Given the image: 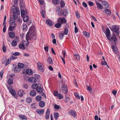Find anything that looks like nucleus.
Returning <instances> with one entry per match:
<instances>
[{"label": "nucleus", "mask_w": 120, "mask_h": 120, "mask_svg": "<svg viewBox=\"0 0 120 120\" xmlns=\"http://www.w3.org/2000/svg\"><path fill=\"white\" fill-rule=\"evenodd\" d=\"M18 94L20 97H21L24 94V92L22 90H20L18 91Z\"/></svg>", "instance_id": "21"}, {"label": "nucleus", "mask_w": 120, "mask_h": 120, "mask_svg": "<svg viewBox=\"0 0 120 120\" xmlns=\"http://www.w3.org/2000/svg\"><path fill=\"white\" fill-rule=\"evenodd\" d=\"M59 116V114L57 112H55L54 113V117L55 120H57V119Z\"/></svg>", "instance_id": "29"}, {"label": "nucleus", "mask_w": 120, "mask_h": 120, "mask_svg": "<svg viewBox=\"0 0 120 120\" xmlns=\"http://www.w3.org/2000/svg\"><path fill=\"white\" fill-rule=\"evenodd\" d=\"M68 114L70 115L73 116L74 117H75V116L77 115V114L75 111L72 110H70L68 112Z\"/></svg>", "instance_id": "7"}, {"label": "nucleus", "mask_w": 120, "mask_h": 120, "mask_svg": "<svg viewBox=\"0 0 120 120\" xmlns=\"http://www.w3.org/2000/svg\"><path fill=\"white\" fill-rule=\"evenodd\" d=\"M47 61L50 64L52 65L53 64V62L51 58L50 57H49L48 58V60H47Z\"/></svg>", "instance_id": "38"}, {"label": "nucleus", "mask_w": 120, "mask_h": 120, "mask_svg": "<svg viewBox=\"0 0 120 120\" xmlns=\"http://www.w3.org/2000/svg\"><path fill=\"white\" fill-rule=\"evenodd\" d=\"M88 4L90 6H93L94 3L93 2H92L90 1H89L87 2Z\"/></svg>", "instance_id": "50"}, {"label": "nucleus", "mask_w": 120, "mask_h": 120, "mask_svg": "<svg viewBox=\"0 0 120 120\" xmlns=\"http://www.w3.org/2000/svg\"><path fill=\"white\" fill-rule=\"evenodd\" d=\"M107 38H108L109 37H111V33L110 30L108 28H107L106 30V33H105Z\"/></svg>", "instance_id": "9"}, {"label": "nucleus", "mask_w": 120, "mask_h": 120, "mask_svg": "<svg viewBox=\"0 0 120 120\" xmlns=\"http://www.w3.org/2000/svg\"><path fill=\"white\" fill-rule=\"evenodd\" d=\"M11 25L12 26H14L15 27L16 26V23L15 22H12L11 24Z\"/></svg>", "instance_id": "58"}, {"label": "nucleus", "mask_w": 120, "mask_h": 120, "mask_svg": "<svg viewBox=\"0 0 120 120\" xmlns=\"http://www.w3.org/2000/svg\"><path fill=\"white\" fill-rule=\"evenodd\" d=\"M32 28V27H30L29 31L26 34V38L27 41L31 40L34 36H36L34 30Z\"/></svg>", "instance_id": "1"}, {"label": "nucleus", "mask_w": 120, "mask_h": 120, "mask_svg": "<svg viewBox=\"0 0 120 120\" xmlns=\"http://www.w3.org/2000/svg\"><path fill=\"white\" fill-rule=\"evenodd\" d=\"M38 85L36 84H33L32 85V88L34 89H37L38 87Z\"/></svg>", "instance_id": "26"}, {"label": "nucleus", "mask_w": 120, "mask_h": 120, "mask_svg": "<svg viewBox=\"0 0 120 120\" xmlns=\"http://www.w3.org/2000/svg\"><path fill=\"white\" fill-rule=\"evenodd\" d=\"M50 110L49 109H47L45 114V118L46 119H48L49 118Z\"/></svg>", "instance_id": "11"}, {"label": "nucleus", "mask_w": 120, "mask_h": 120, "mask_svg": "<svg viewBox=\"0 0 120 120\" xmlns=\"http://www.w3.org/2000/svg\"><path fill=\"white\" fill-rule=\"evenodd\" d=\"M59 35L60 38L61 40H62V39L63 37L64 36V34L63 33H61Z\"/></svg>", "instance_id": "47"}, {"label": "nucleus", "mask_w": 120, "mask_h": 120, "mask_svg": "<svg viewBox=\"0 0 120 120\" xmlns=\"http://www.w3.org/2000/svg\"><path fill=\"white\" fill-rule=\"evenodd\" d=\"M3 72V71H1L0 73V80L2 79Z\"/></svg>", "instance_id": "57"}, {"label": "nucleus", "mask_w": 120, "mask_h": 120, "mask_svg": "<svg viewBox=\"0 0 120 120\" xmlns=\"http://www.w3.org/2000/svg\"><path fill=\"white\" fill-rule=\"evenodd\" d=\"M18 8H16L15 7L14 5L13 6L12 8L11 9L12 10V11L13 13L14 12H15V11H16L18 9Z\"/></svg>", "instance_id": "36"}, {"label": "nucleus", "mask_w": 120, "mask_h": 120, "mask_svg": "<svg viewBox=\"0 0 120 120\" xmlns=\"http://www.w3.org/2000/svg\"><path fill=\"white\" fill-rule=\"evenodd\" d=\"M112 31L115 33H116V35L117 36H119V29L118 27L116 26H114L112 27Z\"/></svg>", "instance_id": "3"}, {"label": "nucleus", "mask_w": 120, "mask_h": 120, "mask_svg": "<svg viewBox=\"0 0 120 120\" xmlns=\"http://www.w3.org/2000/svg\"><path fill=\"white\" fill-rule=\"evenodd\" d=\"M60 0H53L52 2L53 4L55 5H57L60 3Z\"/></svg>", "instance_id": "25"}, {"label": "nucleus", "mask_w": 120, "mask_h": 120, "mask_svg": "<svg viewBox=\"0 0 120 120\" xmlns=\"http://www.w3.org/2000/svg\"><path fill=\"white\" fill-rule=\"evenodd\" d=\"M58 94V91H55L54 93V95L55 96L58 97V94Z\"/></svg>", "instance_id": "59"}, {"label": "nucleus", "mask_w": 120, "mask_h": 120, "mask_svg": "<svg viewBox=\"0 0 120 120\" xmlns=\"http://www.w3.org/2000/svg\"><path fill=\"white\" fill-rule=\"evenodd\" d=\"M28 80L30 82L32 83H35L37 81V79L34 77H31L29 78Z\"/></svg>", "instance_id": "10"}, {"label": "nucleus", "mask_w": 120, "mask_h": 120, "mask_svg": "<svg viewBox=\"0 0 120 120\" xmlns=\"http://www.w3.org/2000/svg\"><path fill=\"white\" fill-rule=\"evenodd\" d=\"M83 34L84 35L86 36L89 37L90 36V34L88 32L86 31L84 32Z\"/></svg>", "instance_id": "44"}, {"label": "nucleus", "mask_w": 120, "mask_h": 120, "mask_svg": "<svg viewBox=\"0 0 120 120\" xmlns=\"http://www.w3.org/2000/svg\"><path fill=\"white\" fill-rule=\"evenodd\" d=\"M11 60H10L9 59H7L6 61V63L5 64V65L7 66L9 64H10L11 62Z\"/></svg>", "instance_id": "34"}, {"label": "nucleus", "mask_w": 120, "mask_h": 120, "mask_svg": "<svg viewBox=\"0 0 120 120\" xmlns=\"http://www.w3.org/2000/svg\"><path fill=\"white\" fill-rule=\"evenodd\" d=\"M31 107L32 108H36V104L35 103H34L32 104L31 105Z\"/></svg>", "instance_id": "62"}, {"label": "nucleus", "mask_w": 120, "mask_h": 120, "mask_svg": "<svg viewBox=\"0 0 120 120\" xmlns=\"http://www.w3.org/2000/svg\"><path fill=\"white\" fill-rule=\"evenodd\" d=\"M60 4V6L61 7H64L65 4L64 2L62 0H61Z\"/></svg>", "instance_id": "40"}, {"label": "nucleus", "mask_w": 120, "mask_h": 120, "mask_svg": "<svg viewBox=\"0 0 120 120\" xmlns=\"http://www.w3.org/2000/svg\"><path fill=\"white\" fill-rule=\"evenodd\" d=\"M35 99L36 101H39L41 100V96L38 95L36 97Z\"/></svg>", "instance_id": "28"}, {"label": "nucleus", "mask_w": 120, "mask_h": 120, "mask_svg": "<svg viewBox=\"0 0 120 120\" xmlns=\"http://www.w3.org/2000/svg\"><path fill=\"white\" fill-rule=\"evenodd\" d=\"M96 4L97 5V8L99 9H102L103 8L101 4L98 2H96Z\"/></svg>", "instance_id": "14"}, {"label": "nucleus", "mask_w": 120, "mask_h": 120, "mask_svg": "<svg viewBox=\"0 0 120 120\" xmlns=\"http://www.w3.org/2000/svg\"><path fill=\"white\" fill-rule=\"evenodd\" d=\"M20 8L21 9V16H23L25 14V11L23 10V8H24V5H21L20 6Z\"/></svg>", "instance_id": "13"}, {"label": "nucleus", "mask_w": 120, "mask_h": 120, "mask_svg": "<svg viewBox=\"0 0 120 120\" xmlns=\"http://www.w3.org/2000/svg\"><path fill=\"white\" fill-rule=\"evenodd\" d=\"M102 4L105 6V8H108L109 7V4L108 2L105 1H103L101 2Z\"/></svg>", "instance_id": "15"}, {"label": "nucleus", "mask_w": 120, "mask_h": 120, "mask_svg": "<svg viewBox=\"0 0 120 120\" xmlns=\"http://www.w3.org/2000/svg\"><path fill=\"white\" fill-rule=\"evenodd\" d=\"M110 37H109L108 38H107L110 41H112L114 40L113 41V44L116 45V43L117 39L115 34L114 33H113V35L112 36L111 38H110Z\"/></svg>", "instance_id": "2"}, {"label": "nucleus", "mask_w": 120, "mask_h": 120, "mask_svg": "<svg viewBox=\"0 0 120 120\" xmlns=\"http://www.w3.org/2000/svg\"><path fill=\"white\" fill-rule=\"evenodd\" d=\"M101 64L103 65H105L107 64V63L106 62L105 60V61H101Z\"/></svg>", "instance_id": "64"}, {"label": "nucleus", "mask_w": 120, "mask_h": 120, "mask_svg": "<svg viewBox=\"0 0 120 120\" xmlns=\"http://www.w3.org/2000/svg\"><path fill=\"white\" fill-rule=\"evenodd\" d=\"M8 78V84L9 85L12 84L13 83V77L10 76L9 78Z\"/></svg>", "instance_id": "8"}, {"label": "nucleus", "mask_w": 120, "mask_h": 120, "mask_svg": "<svg viewBox=\"0 0 120 120\" xmlns=\"http://www.w3.org/2000/svg\"><path fill=\"white\" fill-rule=\"evenodd\" d=\"M67 22V20L64 18H62L60 17L58 19L57 22H59L61 25L63 23H66Z\"/></svg>", "instance_id": "5"}, {"label": "nucleus", "mask_w": 120, "mask_h": 120, "mask_svg": "<svg viewBox=\"0 0 120 120\" xmlns=\"http://www.w3.org/2000/svg\"><path fill=\"white\" fill-rule=\"evenodd\" d=\"M64 30V34L65 35L67 34L68 32V29L67 28H65Z\"/></svg>", "instance_id": "43"}, {"label": "nucleus", "mask_w": 120, "mask_h": 120, "mask_svg": "<svg viewBox=\"0 0 120 120\" xmlns=\"http://www.w3.org/2000/svg\"><path fill=\"white\" fill-rule=\"evenodd\" d=\"M26 16V18L25 17H24L23 18V20L24 22H27L28 20V17Z\"/></svg>", "instance_id": "61"}, {"label": "nucleus", "mask_w": 120, "mask_h": 120, "mask_svg": "<svg viewBox=\"0 0 120 120\" xmlns=\"http://www.w3.org/2000/svg\"><path fill=\"white\" fill-rule=\"evenodd\" d=\"M19 8L18 7V9L16 11H15V12H14L13 14H17V15H19L20 14V12L19 10Z\"/></svg>", "instance_id": "37"}, {"label": "nucleus", "mask_w": 120, "mask_h": 120, "mask_svg": "<svg viewBox=\"0 0 120 120\" xmlns=\"http://www.w3.org/2000/svg\"><path fill=\"white\" fill-rule=\"evenodd\" d=\"M70 98L68 97H65V101L66 102L68 103V102L69 101Z\"/></svg>", "instance_id": "52"}, {"label": "nucleus", "mask_w": 120, "mask_h": 120, "mask_svg": "<svg viewBox=\"0 0 120 120\" xmlns=\"http://www.w3.org/2000/svg\"><path fill=\"white\" fill-rule=\"evenodd\" d=\"M19 117H20V119L22 120H26L27 119L26 117L24 115H20L19 116Z\"/></svg>", "instance_id": "31"}, {"label": "nucleus", "mask_w": 120, "mask_h": 120, "mask_svg": "<svg viewBox=\"0 0 120 120\" xmlns=\"http://www.w3.org/2000/svg\"><path fill=\"white\" fill-rule=\"evenodd\" d=\"M19 68H18V67H15L14 68V72L15 73L19 72L20 71L19 70Z\"/></svg>", "instance_id": "42"}, {"label": "nucleus", "mask_w": 120, "mask_h": 120, "mask_svg": "<svg viewBox=\"0 0 120 120\" xmlns=\"http://www.w3.org/2000/svg\"><path fill=\"white\" fill-rule=\"evenodd\" d=\"M15 27L12 26H10L9 28V31H12L15 28Z\"/></svg>", "instance_id": "46"}, {"label": "nucleus", "mask_w": 120, "mask_h": 120, "mask_svg": "<svg viewBox=\"0 0 120 120\" xmlns=\"http://www.w3.org/2000/svg\"><path fill=\"white\" fill-rule=\"evenodd\" d=\"M63 92L67 94L68 92V89L67 86L65 85H63L61 87Z\"/></svg>", "instance_id": "6"}, {"label": "nucleus", "mask_w": 120, "mask_h": 120, "mask_svg": "<svg viewBox=\"0 0 120 120\" xmlns=\"http://www.w3.org/2000/svg\"><path fill=\"white\" fill-rule=\"evenodd\" d=\"M104 11H105V13L107 14L108 15H109L111 14V12L109 11L108 9H106L104 10Z\"/></svg>", "instance_id": "33"}, {"label": "nucleus", "mask_w": 120, "mask_h": 120, "mask_svg": "<svg viewBox=\"0 0 120 120\" xmlns=\"http://www.w3.org/2000/svg\"><path fill=\"white\" fill-rule=\"evenodd\" d=\"M19 49H20L22 50H24L25 49L24 45L23 44H20L19 45Z\"/></svg>", "instance_id": "30"}, {"label": "nucleus", "mask_w": 120, "mask_h": 120, "mask_svg": "<svg viewBox=\"0 0 120 120\" xmlns=\"http://www.w3.org/2000/svg\"><path fill=\"white\" fill-rule=\"evenodd\" d=\"M45 12L44 10L41 11V15L42 16L43 18L45 17Z\"/></svg>", "instance_id": "48"}, {"label": "nucleus", "mask_w": 120, "mask_h": 120, "mask_svg": "<svg viewBox=\"0 0 120 120\" xmlns=\"http://www.w3.org/2000/svg\"><path fill=\"white\" fill-rule=\"evenodd\" d=\"M39 105L40 107L43 108L45 106V103L43 101H41L39 102Z\"/></svg>", "instance_id": "23"}, {"label": "nucleus", "mask_w": 120, "mask_h": 120, "mask_svg": "<svg viewBox=\"0 0 120 120\" xmlns=\"http://www.w3.org/2000/svg\"><path fill=\"white\" fill-rule=\"evenodd\" d=\"M26 73L28 75H31L33 74V71L30 69H27L26 71Z\"/></svg>", "instance_id": "18"}, {"label": "nucleus", "mask_w": 120, "mask_h": 120, "mask_svg": "<svg viewBox=\"0 0 120 120\" xmlns=\"http://www.w3.org/2000/svg\"><path fill=\"white\" fill-rule=\"evenodd\" d=\"M26 102L28 103H30L31 102L32 98L30 97L27 98H26Z\"/></svg>", "instance_id": "32"}, {"label": "nucleus", "mask_w": 120, "mask_h": 120, "mask_svg": "<svg viewBox=\"0 0 120 120\" xmlns=\"http://www.w3.org/2000/svg\"><path fill=\"white\" fill-rule=\"evenodd\" d=\"M36 112L39 114L42 115L44 113V109L41 110L38 109L36 110Z\"/></svg>", "instance_id": "12"}, {"label": "nucleus", "mask_w": 120, "mask_h": 120, "mask_svg": "<svg viewBox=\"0 0 120 120\" xmlns=\"http://www.w3.org/2000/svg\"><path fill=\"white\" fill-rule=\"evenodd\" d=\"M27 25L26 24H23L22 25V29L23 30L26 31L27 30Z\"/></svg>", "instance_id": "27"}, {"label": "nucleus", "mask_w": 120, "mask_h": 120, "mask_svg": "<svg viewBox=\"0 0 120 120\" xmlns=\"http://www.w3.org/2000/svg\"><path fill=\"white\" fill-rule=\"evenodd\" d=\"M74 57L75 58L76 60H79V56L78 54H75L74 55Z\"/></svg>", "instance_id": "39"}, {"label": "nucleus", "mask_w": 120, "mask_h": 120, "mask_svg": "<svg viewBox=\"0 0 120 120\" xmlns=\"http://www.w3.org/2000/svg\"><path fill=\"white\" fill-rule=\"evenodd\" d=\"M3 72V71H1L0 73V80L2 79Z\"/></svg>", "instance_id": "56"}, {"label": "nucleus", "mask_w": 120, "mask_h": 120, "mask_svg": "<svg viewBox=\"0 0 120 120\" xmlns=\"http://www.w3.org/2000/svg\"><path fill=\"white\" fill-rule=\"evenodd\" d=\"M10 92L15 98H17L16 95L15 94V92L14 90L12 89H10Z\"/></svg>", "instance_id": "17"}, {"label": "nucleus", "mask_w": 120, "mask_h": 120, "mask_svg": "<svg viewBox=\"0 0 120 120\" xmlns=\"http://www.w3.org/2000/svg\"><path fill=\"white\" fill-rule=\"evenodd\" d=\"M17 15L16 14H13V17L14 20H16L17 19L18 17Z\"/></svg>", "instance_id": "51"}, {"label": "nucleus", "mask_w": 120, "mask_h": 120, "mask_svg": "<svg viewBox=\"0 0 120 120\" xmlns=\"http://www.w3.org/2000/svg\"><path fill=\"white\" fill-rule=\"evenodd\" d=\"M112 48L113 51L115 52L114 53H116L117 49L115 46H113L112 47Z\"/></svg>", "instance_id": "49"}, {"label": "nucleus", "mask_w": 120, "mask_h": 120, "mask_svg": "<svg viewBox=\"0 0 120 120\" xmlns=\"http://www.w3.org/2000/svg\"><path fill=\"white\" fill-rule=\"evenodd\" d=\"M15 35V34L13 32H9V36L11 38H14Z\"/></svg>", "instance_id": "19"}, {"label": "nucleus", "mask_w": 120, "mask_h": 120, "mask_svg": "<svg viewBox=\"0 0 120 120\" xmlns=\"http://www.w3.org/2000/svg\"><path fill=\"white\" fill-rule=\"evenodd\" d=\"M20 53L19 52H16L12 54V55L15 56H18L20 55Z\"/></svg>", "instance_id": "53"}, {"label": "nucleus", "mask_w": 120, "mask_h": 120, "mask_svg": "<svg viewBox=\"0 0 120 120\" xmlns=\"http://www.w3.org/2000/svg\"><path fill=\"white\" fill-rule=\"evenodd\" d=\"M38 1L41 5H43L44 3V0H38Z\"/></svg>", "instance_id": "55"}, {"label": "nucleus", "mask_w": 120, "mask_h": 120, "mask_svg": "<svg viewBox=\"0 0 120 120\" xmlns=\"http://www.w3.org/2000/svg\"><path fill=\"white\" fill-rule=\"evenodd\" d=\"M30 94L32 96H34L36 94V92L35 90H32L30 92Z\"/></svg>", "instance_id": "22"}, {"label": "nucleus", "mask_w": 120, "mask_h": 120, "mask_svg": "<svg viewBox=\"0 0 120 120\" xmlns=\"http://www.w3.org/2000/svg\"><path fill=\"white\" fill-rule=\"evenodd\" d=\"M17 45V41H16L13 40L12 41V46H15Z\"/></svg>", "instance_id": "41"}, {"label": "nucleus", "mask_w": 120, "mask_h": 120, "mask_svg": "<svg viewBox=\"0 0 120 120\" xmlns=\"http://www.w3.org/2000/svg\"><path fill=\"white\" fill-rule=\"evenodd\" d=\"M74 95L76 97L78 98L79 99H80V96L77 93H74Z\"/></svg>", "instance_id": "54"}, {"label": "nucleus", "mask_w": 120, "mask_h": 120, "mask_svg": "<svg viewBox=\"0 0 120 120\" xmlns=\"http://www.w3.org/2000/svg\"><path fill=\"white\" fill-rule=\"evenodd\" d=\"M18 66L19 68H23L24 67V65L22 63H19L18 64Z\"/></svg>", "instance_id": "24"}, {"label": "nucleus", "mask_w": 120, "mask_h": 120, "mask_svg": "<svg viewBox=\"0 0 120 120\" xmlns=\"http://www.w3.org/2000/svg\"><path fill=\"white\" fill-rule=\"evenodd\" d=\"M55 26L56 28H59L61 27V25L59 22H58L57 23L55 24Z\"/></svg>", "instance_id": "35"}, {"label": "nucleus", "mask_w": 120, "mask_h": 120, "mask_svg": "<svg viewBox=\"0 0 120 120\" xmlns=\"http://www.w3.org/2000/svg\"><path fill=\"white\" fill-rule=\"evenodd\" d=\"M2 49L3 51L4 52H5L6 51V48L5 45L3 44Z\"/></svg>", "instance_id": "45"}, {"label": "nucleus", "mask_w": 120, "mask_h": 120, "mask_svg": "<svg viewBox=\"0 0 120 120\" xmlns=\"http://www.w3.org/2000/svg\"><path fill=\"white\" fill-rule=\"evenodd\" d=\"M58 97L60 99H62L63 98V96L61 94H58Z\"/></svg>", "instance_id": "60"}, {"label": "nucleus", "mask_w": 120, "mask_h": 120, "mask_svg": "<svg viewBox=\"0 0 120 120\" xmlns=\"http://www.w3.org/2000/svg\"><path fill=\"white\" fill-rule=\"evenodd\" d=\"M37 66L40 71L42 72H43L44 68L43 64L42 63H41L40 62H38L37 63Z\"/></svg>", "instance_id": "4"}, {"label": "nucleus", "mask_w": 120, "mask_h": 120, "mask_svg": "<svg viewBox=\"0 0 120 120\" xmlns=\"http://www.w3.org/2000/svg\"><path fill=\"white\" fill-rule=\"evenodd\" d=\"M41 86H39L38 88L36 89V91L38 93H42L43 90V88L41 87Z\"/></svg>", "instance_id": "16"}, {"label": "nucleus", "mask_w": 120, "mask_h": 120, "mask_svg": "<svg viewBox=\"0 0 120 120\" xmlns=\"http://www.w3.org/2000/svg\"><path fill=\"white\" fill-rule=\"evenodd\" d=\"M82 4L83 5L85 8H86L87 6V4L85 2H83Z\"/></svg>", "instance_id": "63"}, {"label": "nucleus", "mask_w": 120, "mask_h": 120, "mask_svg": "<svg viewBox=\"0 0 120 120\" xmlns=\"http://www.w3.org/2000/svg\"><path fill=\"white\" fill-rule=\"evenodd\" d=\"M46 24L49 26H52V21L50 19L46 20Z\"/></svg>", "instance_id": "20"}]
</instances>
